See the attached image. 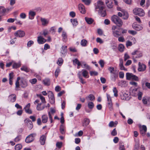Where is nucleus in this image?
Returning a JSON list of instances; mask_svg holds the SVG:
<instances>
[{"label":"nucleus","instance_id":"1","mask_svg":"<svg viewBox=\"0 0 150 150\" xmlns=\"http://www.w3.org/2000/svg\"><path fill=\"white\" fill-rule=\"evenodd\" d=\"M104 6L103 2L98 1L97 3L96 7V9H98L97 11L101 16L103 17H105L106 15V12L104 9Z\"/></svg>","mask_w":150,"mask_h":150},{"label":"nucleus","instance_id":"2","mask_svg":"<svg viewBox=\"0 0 150 150\" xmlns=\"http://www.w3.org/2000/svg\"><path fill=\"white\" fill-rule=\"evenodd\" d=\"M112 21L117 25L121 27L123 24V22L122 20L117 16L114 15L111 17Z\"/></svg>","mask_w":150,"mask_h":150},{"label":"nucleus","instance_id":"3","mask_svg":"<svg viewBox=\"0 0 150 150\" xmlns=\"http://www.w3.org/2000/svg\"><path fill=\"white\" fill-rule=\"evenodd\" d=\"M132 58L134 62H136L137 60L136 59L142 57L143 56L142 52L141 51L136 50L132 53Z\"/></svg>","mask_w":150,"mask_h":150},{"label":"nucleus","instance_id":"4","mask_svg":"<svg viewBox=\"0 0 150 150\" xmlns=\"http://www.w3.org/2000/svg\"><path fill=\"white\" fill-rule=\"evenodd\" d=\"M133 13L135 15L140 16H143L145 15V12L144 10L140 8H136L133 10Z\"/></svg>","mask_w":150,"mask_h":150},{"label":"nucleus","instance_id":"5","mask_svg":"<svg viewBox=\"0 0 150 150\" xmlns=\"http://www.w3.org/2000/svg\"><path fill=\"white\" fill-rule=\"evenodd\" d=\"M126 75L127 80H132L136 81H138L139 80V78L132 73H127Z\"/></svg>","mask_w":150,"mask_h":150},{"label":"nucleus","instance_id":"6","mask_svg":"<svg viewBox=\"0 0 150 150\" xmlns=\"http://www.w3.org/2000/svg\"><path fill=\"white\" fill-rule=\"evenodd\" d=\"M108 70L111 74V77L112 80L115 81L117 76V74L114 72V68L112 67H109Z\"/></svg>","mask_w":150,"mask_h":150},{"label":"nucleus","instance_id":"7","mask_svg":"<svg viewBox=\"0 0 150 150\" xmlns=\"http://www.w3.org/2000/svg\"><path fill=\"white\" fill-rule=\"evenodd\" d=\"M120 97L122 100H128L130 98V94L128 92H121Z\"/></svg>","mask_w":150,"mask_h":150},{"label":"nucleus","instance_id":"8","mask_svg":"<svg viewBox=\"0 0 150 150\" xmlns=\"http://www.w3.org/2000/svg\"><path fill=\"white\" fill-rule=\"evenodd\" d=\"M36 135V134L35 133L30 134L26 138L25 142L27 143L31 142L34 140V137Z\"/></svg>","mask_w":150,"mask_h":150},{"label":"nucleus","instance_id":"9","mask_svg":"<svg viewBox=\"0 0 150 150\" xmlns=\"http://www.w3.org/2000/svg\"><path fill=\"white\" fill-rule=\"evenodd\" d=\"M25 35V32L21 30H18L15 32L14 34L15 36L19 38L23 37Z\"/></svg>","mask_w":150,"mask_h":150},{"label":"nucleus","instance_id":"10","mask_svg":"<svg viewBox=\"0 0 150 150\" xmlns=\"http://www.w3.org/2000/svg\"><path fill=\"white\" fill-rule=\"evenodd\" d=\"M25 123L27 125L28 128L30 129L33 127V125L32 122L29 119H26L24 121Z\"/></svg>","mask_w":150,"mask_h":150},{"label":"nucleus","instance_id":"11","mask_svg":"<svg viewBox=\"0 0 150 150\" xmlns=\"http://www.w3.org/2000/svg\"><path fill=\"white\" fill-rule=\"evenodd\" d=\"M139 67L138 68V70L139 71H143L145 70L146 68V65L144 64H141L140 62H139L138 63Z\"/></svg>","mask_w":150,"mask_h":150},{"label":"nucleus","instance_id":"12","mask_svg":"<svg viewBox=\"0 0 150 150\" xmlns=\"http://www.w3.org/2000/svg\"><path fill=\"white\" fill-rule=\"evenodd\" d=\"M20 85L23 88H25L28 85V83L26 80L23 78H21V80Z\"/></svg>","mask_w":150,"mask_h":150},{"label":"nucleus","instance_id":"13","mask_svg":"<svg viewBox=\"0 0 150 150\" xmlns=\"http://www.w3.org/2000/svg\"><path fill=\"white\" fill-rule=\"evenodd\" d=\"M46 41V40L41 36L38 37L37 42L39 44H43Z\"/></svg>","mask_w":150,"mask_h":150},{"label":"nucleus","instance_id":"14","mask_svg":"<svg viewBox=\"0 0 150 150\" xmlns=\"http://www.w3.org/2000/svg\"><path fill=\"white\" fill-rule=\"evenodd\" d=\"M30 104L28 103L24 108V110H25L26 113L29 114H30L32 113V111L30 109Z\"/></svg>","mask_w":150,"mask_h":150},{"label":"nucleus","instance_id":"15","mask_svg":"<svg viewBox=\"0 0 150 150\" xmlns=\"http://www.w3.org/2000/svg\"><path fill=\"white\" fill-rule=\"evenodd\" d=\"M86 99L88 102H89L90 101H93L95 100V97L93 95L90 94L86 97Z\"/></svg>","mask_w":150,"mask_h":150},{"label":"nucleus","instance_id":"16","mask_svg":"<svg viewBox=\"0 0 150 150\" xmlns=\"http://www.w3.org/2000/svg\"><path fill=\"white\" fill-rule=\"evenodd\" d=\"M78 8L80 12L83 14L85 13V10L84 5L82 4H79L78 5Z\"/></svg>","mask_w":150,"mask_h":150},{"label":"nucleus","instance_id":"17","mask_svg":"<svg viewBox=\"0 0 150 150\" xmlns=\"http://www.w3.org/2000/svg\"><path fill=\"white\" fill-rule=\"evenodd\" d=\"M118 85L119 86L123 87H125L127 86V84L126 81L122 80L118 82Z\"/></svg>","mask_w":150,"mask_h":150},{"label":"nucleus","instance_id":"18","mask_svg":"<svg viewBox=\"0 0 150 150\" xmlns=\"http://www.w3.org/2000/svg\"><path fill=\"white\" fill-rule=\"evenodd\" d=\"M132 27L134 29L137 31L141 30L143 29V27L141 25L135 24L133 25Z\"/></svg>","mask_w":150,"mask_h":150},{"label":"nucleus","instance_id":"19","mask_svg":"<svg viewBox=\"0 0 150 150\" xmlns=\"http://www.w3.org/2000/svg\"><path fill=\"white\" fill-rule=\"evenodd\" d=\"M40 20L42 23V25L44 26L47 25L49 23V20L45 18H41Z\"/></svg>","mask_w":150,"mask_h":150},{"label":"nucleus","instance_id":"20","mask_svg":"<svg viewBox=\"0 0 150 150\" xmlns=\"http://www.w3.org/2000/svg\"><path fill=\"white\" fill-rule=\"evenodd\" d=\"M36 15V13L33 11H30L29 13V18L30 19L32 20L33 19L35 16Z\"/></svg>","mask_w":150,"mask_h":150},{"label":"nucleus","instance_id":"21","mask_svg":"<svg viewBox=\"0 0 150 150\" xmlns=\"http://www.w3.org/2000/svg\"><path fill=\"white\" fill-rule=\"evenodd\" d=\"M46 137L44 135H42L40 137V142L42 145L44 144L46 140Z\"/></svg>","mask_w":150,"mask_h":150},{"label":"nucleus","instance_id":"22","mask_svg":"<svg viewBox=\"0 0 150 150\" xmlns=\"http://www.w3.org/2000/svg\"><path fill=\"white\" fill-rule=\"evenodd\" d=\"M90 122V120L89 119L85 118L84 119L83 122V126L84 127L87 126Z\"/></svg>","mask_w":150,"mask_h":150},{"label":"nucleus","instance_id":"23","mask_svg":"<svg viewBox=\"0 0 150 150\" xmlns=\"http://www.w3.org/2000/svg\"><path fill=\"white\" fill-rule=\"evenodd\" d=\"M77 75L79 78L80 80V82L83 84L86 83V82L84 81V80L82 78L81 71H79L78 72Z\"/></svg>","mask_w":150,"mask_h":150},{"label":"nucleus","instance_id":"24","mask_svg":"<svg viewBox=\"0 0 150 150\" xmlns=\"http://www.w3.org/2000/svg\"><path fill=\"white\" fill-rule=\"evenodd\" d=\"M42 122L44 123H46L48 120V117L47 115H43L42 116Z\"/></svg>","mask_w":150,"mask_h":150},{"label":"nucleus","instance_id":"25","mask_svg":"<svg viewBox=\"0 0 150 150\" xmlns=\"http://www.w3.org/2000/svg\"><path fill=\"white\" fill-rule=\"evenodd\" d=\"M67 46H62L61 48V52L63 54H65L67 52Z\"/></svg>","mask_w":150,"mask_h":150},{"label":"nucleus","instance_id":"26","mask_svg":"<svg viewBox=\"0 0 150 150\" xmlns=\"http://www.w3.org/2000/svg\"><path fill=\"white\" fill-rule=\"evenodd\" d=\"M113 34L115 37L118 38L121 35V33L118 30L112 31Z\"/></svg>","mask_w":150,"mask_h":150},{"label":"nucleus","instance_id":"27","mask_svg":"<svg viewBox=\"0 0 150 150\" xmlns=\"http://www.w3.org/2000/svg\"><path fill=\"white\" fill-rule=\"evenodd\" d=\"M106 96L108 101V105L112 104L111 98L110 95L108 93H106Z\"/></svg>","mask_w":150,"mask_h":150},{"label":"nucleus","instance_id":"28","mask_svg":"<svg viewBox=\"0 0 150 150\" xmlns=\"http://www.w3.org/2000/svg\"><path fill=\"white\" fill-rule=\"evenodd\" d=\"M20 80V78L19 77L17 78V80L16 81L15 85H16V90H18L19 89H18L19 88L20 84L19 82V81Z\"/></svg>","mask_w":150,"mask_h":150},{"label":"nucleus","instance_id":"29","mask_svg":"<svg viewBox=\"0 0 150 150\" xmlns=\"http://www.w3.org/2000/svg\"><path fill=\"white\" fill-rule=\"evenodd\" d=\"M16 97L15 95H11L9 96V98L12 102H15L16 100Z\"/></svg>","mask_w":150,"mask_h":150},{"label":"nucleus","instance_id":"30","mask_svg":"<svg viewBox=\"0 0 150 150\" xmlns=\"http://www.w3.org/2000/svg\"><path fill=\"white\" fill-rule=\"evenodd\" d=\"M71 21L74 27L76 26L78 24V21L76 19H71Z\"/></svg>","mask_w":150,"mask_h":150},{"label":"nucleus","instance_id":"31","mask_svg":"<svg viewBox=\"0 0 150 150\" xmlns=\"http://www.w3.org/2000/svg\"><path fill=\"white\" fill-rule=\"evenodd\" d=\"M85 20L88 24H91L92 23L93 21V20L92 18H89L87 17L85 18Z\"/></svg>","mask_w":150,"mask_h":150},{"label":"nucleus","instance_id":"32","mask_svg":"<svg viewBox=\"0 0 150 150\" xmlns=\"http://www.w3.org/2000/svg\"><path fill=\"white\" fill-rule=\"evenodd\" d=\"M82 74L83 76L85 77V78H88V77H87V75H88V72L86 70L84 69H83L82 70Z\"/></svg>","mask_w":150,"mask_h":150},{"label":"nucleus","instance_id":"33","mask_svg":"<svg viewBox=\"0 0 150 150\" xmlns=\"http://www.w3.org/2000/svg\"><path fill=\"white\" fill-rule=\"evenodd\" d=\"M44 84L46 86H49L50 84V81L49 79L46 78L43 81Z\"/></svg>","mask_w":150,"mask_h":150},{"label":"nucleus","instance_id":"34","mask_svg":"<svg viewBox=\"0 0 150 150\" xmlns=\"http://www.w3.org/2000/svg\"><path fill=\"white\" fill-rule=\"evenodd\" d=\"M62 37L63 38V41H66L67 40V36L66 32L63 31L62 32Z\"/></svg>","mask_w":150,"mask_h":150},{"label":"nucleus","instance_id":"35","mask_svg":"<svg viewBox=\"0 0 150 150\" xmlns=\"http://www.w3.org/2000/svg\"><path fill=\"white\" fill-rule=\"evenodd\" d=\"M87 41L85 39L82 40L81 42V45L83 47L86 46L87 45Z\"/></svg>","mask_w":150,"mask_h":150},{"label":"nucleus","instance_id":"36","mask_svg":"<svg viewBox=\"0 0 150 150\" xmlns=\"http://www.w3.org/2000/svg\"><path fill=\"white\" fill-rule=\"evenodd\" d=\"M82 65V67L83 68H85L87 69H89L90 67L87 65L86 62H81Z\"/></svg>","mask_w":150,"mask_h":150},{"label":"nucleus","instance_id":"37","mask_svg":"<svg viewBox=\"0 0 150 150\" xmlns=\"http://www.w3.org/2000/svg\"><path fill=\"white\" fill-rule=\"evenodd\" d=\"M21 69L22 71H25L28 72L30 71L29 69L26 66H23L21 68Z\"/></svg>","mask_w":150,"mask_h":150},{"label":"nucleus","instance_id":"38","mask_svg":"<svg viewBox=\"0 0 150 150\" xmlns=\"http://www.w3.org/2000/svg\"><path fill=\"white\" fill-rule=\"evenodd\" d=\"M88 108L91 109H92L94 107V104L92 102H88Z\"/></svg>","mask_w":150,"mask_h":150},{"label":"nucleus","instance_id":"39","mask_svg":"<svg viewBox=\"0 0 150 150\" xmlns=\"http://www.w3.org/2000/svg\"><path fill=\"white\" fill-rule=\"evenodd\" d=\"M41 103H38L37 106V109L38 110H41L45 108V106L42 107H41Z\"/></svg>","mask_w":150,"mask_h":150},{"label":"nucleus","instance_id":"40","mask_svg":"<svg viewBox=\"0 0 150 150\" xmlns=\"http://www.w3.org/2000/svg\"><path fill=\"white\" fill-rule=\"evenodd\" d=\"M123 18H122L124 20H126L128 18L129 16H128V13L125 11V12L123 13V16H122Z\"/></svg>","mask_w":150,"mask_h":150},{"label":"nucleus","instance_id":"41","mask_svg":"<svg viewBox=\"0 0 150 150\" xmlns=\"http://www.w3.org/2000/svg\"><path fill=\"white\" fill-rule=\"evenodd\" d=\"M124 48V46L122 44H120L118 46V49L120 52H122L123 51Z\"/></svg>","mask_w":150,"mask_h":150},{"label":"nucleus","instance_id":"42","mask_svg":"<svg viewBox=\"0 0 150 150\" xmlns=\"http://www.w3.org/2000/svg\"><path fill=\"white\" fill-rule=\"evenodd\" d=\"M48 33V31L47 29H45L42 32L40 33L41 35H43L45 37Z\"/></svg>","mask_w":150,"mask_h":150},{"label":"nucleus","instance_id":"43","mask_svg":"<svg viewBox=\"0 0 150 150\" xmlns=\"http://www.w3.org/2000/svg\"><path fill=\"white\" fill-rule=\"evenodd\" d=\"M60 131L61 134H64L65 133L64 127L63 125L62 124L60 127Z\"/></svg>","mask_w":150,"mask_h":150},{"label":"nucleus","instance_id":"44","mask_svg":"<svg viewBox=\"0 0 150 150\" xmlns=\"http://www.w3.org/2000/svg\"><path fill=\"white\" fill-rule=\"evenodd\" d=\"M63 62V60L62 58H59L58 59L57 62V64L59 66L61 65Z\"/></svg>","mask_w":150,"mask_h":150},{"label":"nucleus","instance_id":"45","mask_svg":"<svg viewBox=\"0 0 150 150\" xmlns=\"http://www.w3.org/2000/svg\"><path fill=\"white\" fill-rule=\"evenodd\" d=\"M62 142H57L56 144V146L59 149H60V148L62 146Z\"/></svg>","mask_w":150,"mask_h":150},{"label":"nucleus","instance_id":"46","mask_svg":"<svg viewBox=\"0 0 150 150\" xmlns=\"http://www.w3.org/2000/svg\"><path fill=\"white\" fill-rule=\"evenodd\" d=\"M140 131H144L145 132H146L147 127L145 125H143L142 126L140 127Z\"/></svg>","mask_w":150,"mask_h":150},{"label":"nucleus","instance_id":"47","mask_svg":"<svg viewBox=\"0 0 150 150\" xmlns=\"http://www.w3.org/2000/svg\"><path fill=\"white\" fill-rule=\"evenodd\" d=\"M113 92L114 93V96L116 97H117L118 96V91L116 87H115L113 88Z\"/></svg>","mask_w":150,"mask_h":150},{"label":"nucleus","instance_id":"48","mask_svg":"<svg viewBox=\"0 0 150 150\" xmlns=\"http://www.w3.org/2000/svg\"><path fill=\"white\" fill-rule=\"evenodd\" d=\"M5 8L3 6H0V13L1 14L4 13L6 12Z\"/></svg>","mask_w":150,"mask_h":150},{"label":"nucleus","instance_id":"49","mask_svg":"<svg viewBox=\"0 0 150 150\" xmlns=\"http://www.w3.org/2000/svg\"><path fill=\"white\" fill-rule=\"evenodd\" d=\"M22 148V146L21 144H18L16 145L15 147L16 150H20Z\"/></svg>","mask_w":150,"mask_h":150},{"label":"nucleus","instance_id":"50","mask_svg":"<svg viewBox=\"0 0 150 150\" xmlns=\"http://www.w3.org/2000/svg\"><path fill=\"white\" fill-rule=\"evenodd\" d=\"M82 1L86 5H89L91 3V0H82Z\"/></svg>","mask_w":150,"mask_h":150},{"label":"nucleus","instance_id":"51","mask_svg":"<svg viewBox=\"0 0 150 150\" xmlns=\"http://www.w3.org/2000/svg\"><path fill=\"white\" fill-rule=\"evenodd\" d=\"M34 43V42L32 40H30L28 41L27 43V46L28 47H30Z\"/></svg>","mask_w":150,"mask_h":150},{"label":"nucleus","instance_id":"52","mask_svg":"<svg viewBox=\"0 0 150 150\" xmlns=\"http://www.w3.org/2000/svg\"><path fill=\"white\" fill-rule=\"evenodd\" d=\"M48 96L49 98L54 97L53 93L50 91H49L47 93Z\"/></svg>","mask_w":150,"mask_h":150},{"label":"nucleus","instance_id":"53","mask_svg":"<svg viewBox=\"0 0 150 150\" xmlns=\"http://www.w3.org/2000/svg\"><path fill=\"white\" fill-rule=\"evenodd\" d=\"M60 71V69L59 68H57L56 69L55 73V76L56 77H57Z\"/></svg>","mask_w":150,"mask_h":150},{"label":"nucleus","instance_id":"54","mask_svg":"<svg viewBox=\"0 0 150 150\" xmlns=\"http://www.w3.org/2000/svg\"><path fill=\"white\" fill-rule=\"evenodd\" d=\"M20 66V64L19 63H14L13 65V67L14 68H17L19 67Z\"/></svg>","mask_w":150,"mask_h":150},{"label":"nucleus","instance_id":"55","mask_svg":"<svg viewBox=\"0 0 150 150\" xmlns=\"http://www.w3.org/2000/svg\"><path fill=\"white\" fill-rule=\"evenodd\" d=\"M143 95V93L142 92L139 91L138 94V99L139 100H141L142 99V96Z\"/></svg>","mask_w":150,"mask_h":150},{"label":"nucleus","instance_id":"56","mask_svg":"<svg viewBox=\"0 0 150 150\" xmlns=\"http://www.w3.org/2000/svg\"><path fill=\"white\" fill-rule=\"evenodd\" d=\"M99 63L101 67L102 68L103 67L104 64V62L103 60L101 59L100 60L99 62Z\"/></svg>","mask_w":150,"mask_h":150},{"label":"nucleus","instance_id":"57","mask_svg":"<svg viewBox=\"0 0 150 150\" xmlns=\"http://www.w3.org/2000/svg\"><path fill=\"white\" fill-rule=\"evenodd\" d=\"M125 11L124 10H122L121 12H119L118 13V15L120 17H122L123 15V13L125 12Z\"/></svg>","mask_w":150,"mask_h":150},{"label":"nucleus","instance_id":"58","mask_svg":"<svg viewBox=\"0 0 150 150\" xmlns=\"http://www.w3.org/2000/svg\"><path fill=\"white\" fill-rule=\"evenodd\" d=\"M39 97L40 98L41 100L42 103L45 102V98L43 96L41 95H40L39 96Z\"/></svg>","mask_w":150,"mask_h":150},{"label":"nucleus","instance_id":"59","mask_svg":"<svg viewBox=\"0 0 150 150\" xmlns=\"http://www.w3.org/2000/svg\"><path fill=\"white\" fill-rule=\"evenodd\" d=\"M132 45V42H131L129 40L127 41L126 44V46L127 47L129 46H131Z\"/></svg>","mask_w":150,"mask_h":150},{"label":"nucleus","instance_id":"60","mask_svg":"<svg viewBox=\"0 0 150 150\" xmlns=\"http://www.w3.org/2000/svg\"><path fill=\"white\" fill-rule=\"evenodd\" d=\"M130 58V57L128 54L127 53H126L125 54L124 58V61H126L127 59Z\"/></svg>","mask_w":150,"mask_h":150},{"label":"nucleus","instance_id":"61","mask_svg":"<svg viewBox=\"0 0 150 150\" xmlns=\"http://www.w3.org/2000/svg\"><path fill=\"white\" fill-rule=\"evenodd\" d=\"M117 134V131L115 128L111 132V134L113 136H116Z\"/></svg>","mask_w":150,"mask_h":150},{"label":"nucleus","instance_id":"62","mask_svg":"<svg viewBox=\"0 0 150 150\" xmlns=\"http://www.w3.org/2000/svg\"><path fill=\"white\" fill-rule=\"evenodd\" d=\"M37 81V80L36 79H33L30 80V82L32 84H35Z\"/></svg>","mask_w":150,"mask_h":150},{"label":"nucleus","instance_id":"63","mask_svg":"<svg viewBox=\"0 0 150 150\" xmlns=\"http://www.w3.org/2000/svg\"><path fill=\"white\" fill-rule=\"evenodd\" d=\"M69 15L72 18H74L76 14L75 12L71 11L69 13Z\"/></svg>","mask_w":150,"mask_h":150},{"label":"nucleus","instance_id":"64","mask_svg":"<svg viewBox=\"0 0 150 150\" xmlns=\"http://www.w3.org/2000/svg\"><path fill=\"white\" fill-rule=\"evenodd\" d=\"M20 17L22 19H25L26 17V15L24 13H22L20 15Z\"/></svg>","mask_w":150,"mask_h":150}]
</instances>
